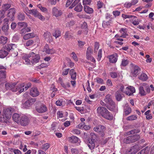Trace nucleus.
<instances>
[{
	"mask_svg": "<svg viewBox=\"0 0 154 154\" xmlns=\"http://www.w3.org/2000/svg\"><path fill=\"white\" fill-rule=\"evenodd\" d=\"M15 84L14 83H8L5 84V87L7 89H10L14 92L18 91L20 93H21L30 87L31 84L28 83L25 87L23 83L20 84L16 87H15Z\"/></svg>",
	"mask_w": 154,
	"mask_h": 154,
	"instance_id": "f257e3e1",
	"label": "nucleus"
},
{
	"mask_svg": "<svg viewBox=\"0 0 154 154\" xmlns=\"http://www.w3.org/2000/svg\"><path fill=\"white\" fill-rule=\"evenodd\" d=\"M24 63L26 64H35L38 63L40 59L39 55L32 52L28 54H25L23 57Z\"/></svg>",
	"mask_w": 154,
	"mask_h": 154,
	"instance_id": "f03ea898",
	"label": "nucleus"
},
{
	"mask_svg": "<svg viewBox=\"0 0 154 154\" xmlns=\"http://www.w3.org/2000/svg\"><path fill=\"white\" fill-rule=\"evenodd\" d=\"M97 112L98 114L101 116L103 118L109 120H111L113 118V116L105 107L101 106L97 108Z\"/></svg>",
	"mask_w": 154,
	"mask_h": 154,
	"instance_id": "7ed1b4c3",
	"label": "nucleus"
},
{
	"mask_svg": "<svg viewBox=\"0 0 154 154\" xmlns=\"http://www.w3.org/2000/svg\"><path fill=\"white\" fill-rule=\"evenodd\" d=\"M104 101L106 103V106L109 110L112 111L115 108L116 104L110 97H105Z\"/></svg>",
	"mask_w": 154,
	"mask_h": 154,
	"instance_id": "20e7f679",
	"label": "nucleus"
},
{
	"mask_svg": "<svg viewBox=\"0 0 154 154\" xmlns=\"http://www.w3.org/2000/svg\"><path fill=\"white\" fill-rule=\"evenodd\" d=\"M140 138V136L138 134H135L128 136L124 139V141L126 143H130L137 141Z\"/></svg>",
	"mask_w": 154,
	"mask_h": 154,
	"instance_id": "39448f33",
	"label": "nucleus"
},
{
	"mask_svg": "<svg viewBox=\"0 0 154 154\" xmlns=\"http://www.w3.org/2000/svg\"><path fill=\"white\" fill-rule=\"evenodd\" d=\"M35 109L39 113H43L47 111V108L45 104L39 103L36 105Z\"/></svg>",
	"mask_w": 154,
	"mask_h": 154,
	"instance_id": "423d86ee",
	"label": "nucleus"
},
{
	"mask_svg": "<svg viewBox=\"0 0 154 154\" xmlns=\"http://www.w3.org/2000/svg\"><path fill=\"white\" fill-rule=\"evenodd\" d=\"M36 100L35 98H29L25 103H23V106L25 108H29L35 102Z\"/></svg>",
	"mask_w": 154,
	"mask_h": 154,
	"instance_id": "0eeeda50",
	"label": "nucleus"
},
{
	"mask_svg": "<svg viewBox=\"0 0 154 154\" xmlns=\"http://www.w3.org/2000/svg\"><path fill=\"white\" fill-rule=\"evenodd\" d=\"M91 135L92 136L91 139H89L88 140V146L89 148L91 150L93 149L95 147V143L94 141L96 136L95 134L93 133H91Z\"/></svg>",
	"mask_w": 154,
	"mask_h": 154,
	"instance_id": "6e6552de",
	"label": "nucleus"
},
{
	"mask_svg": "<svg viewBox=\"0 0 154 154\" xmlns=\"http://www.w3.org/2000/svg\"><path fill=\"white\" fill-rule=\"evenodd\" d=\"M19 123L23 126H26L29 123V120L28 117L25 115L20 116Z\"/></svg>",
	"mask_w": 154,
	"mask_h": 154,
	"instance_id": "1a4fd4ad",
	"label": "nucleus"
},
{
	"mask_svg": "<svg viewBox=\"0 0 154 154\" xmlns=\"http://www.w3.org/2000/svg\"><path fill=\"white\" fill-rule=\"evenodd\" d=\"M12 109L11 108H8L4 109L3 112V116L7 119H10L11 117L12 113Z\"/></svg>",
	"mask_w": 154,
	"mask_h": 154,
	"instance_id": "9d476101",
	"label": "nucleus"
},
{
	"mask_svg": "<svg viewBox=\"0 0 154 154\" xmlns=\"http://www.w3.org/2000/svg\"><path fill=\"white\" fill-rule=\"evenodd\" d=\"M93 53V50L90 47H88L87 49L86 55L87 58L89 60L92 62H95V60L94 57L92 56L91 54Z\"/></svg>",
	"mask_w": 154,
	"mask_h": 154,
	"instance_id": "9b49d317",
	"label": "nucleus"
},
{
	"mask_svg": "<svg viewBox=\"0 0 154 154\" xmlns=\"http://www.w3.org/2000/svg\"><path fill=\"white\" fill-rule=\"evenodd\" d=\"M135 92V89L134 87L132 86H128L127 87L124 92L127 95L131 96Z\"/></svg>",
	"mask_w": 154,
	"mask_h": 154,
	"instance_id": "f8f14e48",
	"label": "nucleus"
},
{
	"mask_svg": "<svg viewBox=\"0 0 154 154\" xmlns=\"http://www.w3.org/2000/svg\"><path fill=\"white\" fill-rule=\"evenodd\" d=\"M68 140L71 143H76L77 145H79L81 142L80 139L78 137L74 136L68 137Z\"/></svg>",
	"mask_w": 154,
	"mask_h": 154,
	"instance_id": "ddd939ff",
	"label": "nucleus"
},
{
	"mask_svg": "<svg viewBox=\"0 0 154 154\" xmlns=\"http://www.w3.org/2000/svg\"><path fill=\"white\" fill-rule=\"evenodd\" d=\"M43 37L45 41L50 43L53 41V38L51 33L48 31L44 32L43 35Z\"/></svg>",
	"mask_w": 154,
	"mask_h": 154,
	"instance_id": "4468645a",
	"label": "nucleus"
},
{
	"mask_svg": "<svg viewBox=\"0 0 154 154\" xmlns=\"http://www.w3.org/2000/svg\"><path fill=\"white\" fill-rule=\"evenodd\" d=\"M140 71V68L137 66H133L131 70V74L133 76H136Z\"/></svg>",
	"mask_w": 154,
	"mask_h": 154,
	"instance_id": "2eb2a0df",
	"label": "nucleus"
},
{
	"mask_svg": "<svg viewBox=\"0 0 154 154\" xmlns=\"http://www.w3.org/2000/svg\"><path fill=\"white\" fill-rule=\"evenodd\" d=\"M140 149V148L139 145H135L131 147L128 150L129 154H135Z\"/></svg>",
	"mask_w": 154,
	"mask_h": 154,
	"instance_id": "dca6fc26",
	"label": "nucleus"
},
{
	"mask_svg": "<svg viewBox=\"0 0 154 154\" xmlns=\"http://www.w3.org/2000/svg\"><path fill=\"white\" fill-rule=\"evenodd\" d=\"M16 11L14 8H11L8 10V13L7 14L8 17L9 19L13 20H14V17Z\"/></svg>",
	"mask_w": 154,
	"mask_h": 154,
	"instance_id": "f3484780",
	"label": "nucleus"
},
{
	"mask_svg": "<svg viewBox=\"0 0 154 154\" xmlns=\"http://www.w3.org/2000/svg\"><path fill=\"white\" fill-rule=\"evenodd\" d=\"M105 127L103 125H99L94 128V130L98 133H103L105 131Z\"/></svg>",
	"mask_w": 154,
	"mask_h": 154,
	"instance_id": "a211bd4d",
	"label": "nucleus"
},
{
	"mask_svg": "<svg viewBox=\"0 0 154 154\" xmlns=\"http://www.w3.org/2000/svg\"><path fill=\"white\" fill-rule=\"evenodd\" d=\"M82 29H84L85 30L84 32L83 30H79L77 32V34L78 35H81L82 33H83L85 35L87 34L88 32L87 31V24L85 22H84L82 26Z\"/></svg>",
	"mask_w": 154,
	"mask_h": 154,
	"instance_id": "6ab92c4d",
	"label": "nucleus"
},
{
	"mask_svg": "<svg viewBox=\"0 0 154 154\" xmlns=\"http://www.w3.org/2000/svg\"><path fill=\"white\" fill-rule=\"evenodd\" d=\"M44 51L48 54H52L54 53L55 50L53 48H50L49 45L48 44H46L44 48Z\"/></svg>",
	"mask_w": 154,
	"mask_h": 154,
	"instance_id": "aec40b11",
	"label": "nucleus"
},
{
	"mask_svg": "<svg viewBox=\"0 0 154 154\" xmlns=\"http://www.w3.org/2000/svg\"><path fill=\"white\" fill-rule=\"evenodd\" d=\"M5 48L8 52L13 51L14 50H17L16 45L14 44H9L5 45Z\"/></svg>",
	"mask_w": 154,
	"mask_h": 154,
	"instance_id": "412c9836",
	"label": "nucleus"
},
{
	"mask_svg": "<svg viewBox=\"0 0 154 154\" xmlns=\"http://www.w3.org/2000/svg\"><path fill=\"white\" fill-rule=\"evenodd\" d=\"M30 94L32 96H37L39 95V93L36 88H32L30 90Z\"/></svg>",
	"mask_w": 154,
	"mask_h": 154,
	"instance_id": "4be33fe9",
	"label": "nucleus"
},
{
	"mask_svg": "<svg viewBox=\"0 0 154 154\" xmlns=\"http://www.w3.org/2000/svg\"><path fill=\"white\" fill-rule=\"evenodd\" d=\"M52 13L53 15L56 17L60 16L62 14L61 11L58 10L55 7L53 8L52 10Z\"/></svg>",
	"mask_w": 154,
	"mask_h": 154,
	"instance_id": "5701e85b",
	"label": "nucleus"
},
{
	"mask_svg": "<svg viewBox=\"0 0 154 154\" xmlns=\"http://www.w3.org/2000/svg\"><path fill=\"white\" fill-rule=\"evenodd\" d=\"M8 54V52L5 47L0 50V58H3Z\"/></svg>",
	"mask_w": 154,
	"mask_h": 154,
	"instance_id": "b1692460",
	"label": "nucleus"
},
{
	"mask_svg": "<svg viewBox=\"0 0 154 154\" xmlns=\"http://www.w3.org/2000/svg\"><path fill=\"white\" fill-rule=\"evenodd\" d=\"M109 60L110 62L111 63H115L117 60V55L115 54L109 56Z\"/></svg>",
	"mask_w": 154,
	"mask_h": 154,
	"instance_id": "393cba45",
	"label": "nucleus"
},
{
	"mask_svg": "<svg viewBox=\"0 0 154 154\" xmlns=\"http://www.w3.org/2000/svg\"><path fill=\"white\" fill-rule=\"evenodd\" d=\"M60 84L65 89H68L70 86V84L68 82H66L64 83L62 81V79L61 78H59V79L58 80Z\"/></svg>",
	"mask_w": 154,
	"mask_h": 154,
	"instance_id": "a878e982",
	"label": "nucleus"
},
{
	"mask_svg": "<svg viewBox=\"0 0 154 154\" xmlns=\"http://www.w3.org/2000/svg\"><path fill=\"white\" fill-rule=\"evenodd\" d=\"M20 117V116L19 114L15 113L12 116L13 120L17 124H19L20 122L19 119Z\"/></svg>",
	"mask_w": 154,
	"mask_h": 154,
	"instance_id": "bb28decb",
	"label": "nucleus"
},
{
	"mask_svg": "<svg viewBox=\"0 0 154 154\" xmlns=\"http://www.w3.org/2000/svg\"><path fill=\"white\" fill-rule=\"evenodd\" d=\"M119 32L121 34V35H120L121 37L125 38L128 35L126 29H121L119 30Z\"/></svg>",
	"mask_w": 154,
	"mask_h": 154,
	"instance_id": "cd10ccee",
	"label": "nucleus"
},
{
	"mask_svg": "<svg viewBox=\"0 0 154 154\" xmlns=\"http://www.w3.org/2000/svg\"><path fill=\"white\" fill-rule=\"evenodd\" d=\"M138 79L143 81H145L148 79L147 75L145 73H142L138 77Z\"/></svg>",
	"mask_w": 154,
	"mask_h": 154,
	"instance_id": "c85d7f7f",
	"label": "nucleus"
},
{
	"mask_svg": "<svg viewBox=\"0 0 154 154\" xmlns=\"http://www.w3.org/2000/svg\"><path fill=\"white\" fill-rule=\"evenodd\" d=\"M84 10L85 12L89 14H92L93 12V10L92 8L86 5L84 6Z\"/></svg>",
	"mask_w": 154,
	"mask_h": 154,
	"instance_id": "c756f323",
	"label": "nucleus"
},
{
	"mask_svg": "<svg viewBox=\"0 0 154 154\" xmlns=\"http://www.w3.org/2000/svg\"><path fill=\"white\" fill-rule=\"evenodd\" d=\"M35 36V34L33 33H29L25 34L23 36V39L25 40H27L31 38H33Z\"/></svg>",
	"mask_w": 154,
	"mask_h": 154,
	"instance_id": "7c9ffc66",
	"label": "nucleus"
},
{
	"mask_svg": "<svg viewBox=\"0 0 154 154\" xmlns=\"http://www.w3.org/2000/svg\"><path fill=\"white\" fill-rule=\"evenodd\" d=\"M125 107H127V108H125L124 112L125 114L127 115L131 112V109L130 107H128V103L125 104Z\"/></svg>",
	"mask_w": 154,
	"mask_h": 154,
	"instance_id": "2f4dec72",
	"label": "nucleus"
},
{
	"mask_svg": "<svg viewBox=\"0 0 154 154\" xmlns=\"http://www.w3.org/2000/svg\"><path fill=\"white\" fill-rule=\"evenodd\" d=\"M10 4H5L3 5L2 6V10L6 13V12L11 7Z\"/></svg>",
	"mask_w": 154,
	"mask_h": 154,
	"instance_id": "473e14b6",
	"label": "nucleus"
},
{
	"mask_svg": "<svg viewBox=\"0 0 154 154\" xmlns=\"http://www.w3.org/2000/svg\"><path fill=\"white\" fill-rule=\"evenodd\" d=\"M82 6L81 3H79L74 8V10L77 12H79L82 11Z\"/></svg>",
	"mask_w": 154,
	"mask_h": 154,
	"instance_id": "72a5a7b5",
	"label": "nucleus"
},
{
	"mask_svg": "<svg viewBox=\"0 0 154 154\" xmlns=\"http://www.w3.org/2000/svg\"><path fill=\"white\" fill-rule=\"evenodd\" d=\"M8 38L6 37L1 36L0 38V42L3 45L6 44L8 41Z\"/></svg>",
	"mask_w": 154,
	"mask_h": 154,
	"instance_id": "f704fd0d",
	"label": "nucleus"
},
{
	"mask_svg": "<svg viewBox=\"0 0 154 154\" xmlns=\"http://www.w3.org/2000/svg\"><path fill=\"white\" fill-rule=\"evenodd\" d=\"M69 74L71 76V78L72 79H74L76 78V73L75 72L73 69H71L69 71Z\"/></svg>",
	"mask_w": 154,
	"mask_h": 154,
	"instance_id": "c9c22d12",
	"label": "nucleus"
},
{
	"mask_svg": "<svg viewBox=\"0 0 154 154\" xmlns=\"http://www.w3.org/2000/svg\"><path fill=\"white\" fill-rule=\"evenodd\" d=\"M50 144L49 143H45L42 145L41 149L45 151L47 150L50 147Z\"/></svg>",
	"mask_w": 154,
	"mask_h": 154,
	"instance_id": "e433bc0d",
	"label": "nucleus"
},
{
	"mask_svg": "<svg viewBox=\"0 0 154 154\" xmlns=\"http://www.w3.org/2000/svg\"><path fill=\"white\" fill-rule=\"evenodd\" d=\"M61 33L59 30H55L54 32L52 34L56 38L60 36Z\"/></svg>",
	"mask_w": 154,
	"mask_h": 154,
	"instance_id": "4c0bfd02",
	"label": "nucleus"
},
{
	"mask_svg": "<svg viewBox=\"0 0 154 154\" xmlns=\"http://www.w3.org/2000/svg\"><path fill=\"white\" fill-rule=\"evenodd\" d=\"M29 13L32 14L35 17H37L38 16L39 13L36 10L32 9L29 11Z\"/></svg>",
	"mask_w": 154,
	"mask_h": 154,
	"instance_id": "58836bf2",
	"label": "nucleus"
},
{
	"mask_svg": "<svg viewBox=\"0 0 154 154\" xmlns=\"http://www.w3.org/2000/svg\"><path fill=\"white\" fill-rule=\"evenodd\" d=\"M72 37V34L69 31H67L64 35V38L67 40H69V39Z\"/></svg>",
	"mask_w": 154,
	"mask_h": 154,
	"instance_id": "ea45409f",
	"label": "nucleus"
},
{
	"mask_svg": "<svg viewBox=\"0 0 154 154\" xmlns=\"http://www.w3.org/2000/svg\"><path fill=\"white\" fill-rule=\"evenodd\" d=\"M140 132V130L138 129H134L128 132V134H137L139 133Z\"/></svg>",
	"mask_w": 154,
	"mask_h": 154,
	"instance_id": "a19ab883",
	"label": "nucleus"
},
{
	"mask_svg": "<svg viewBox=\"0 0 154 154\" xmlns=\"http://www.w3.org/2000/svg\"><path fill=\"white\" fill-rule=\"evenodd\" d=\"M51 90L53 91L51 93V96H54L56 95L55 94V91H57V89L54 87V85H52L51 87Z\"/></svg>",
	"mask_w": 154,
	"mask_h": 154,
	"instance_id": "79ce46f5",
	"label": "nucleus"
},
{
	"mask_svg": "<svg viewBox=\"0 0 154 154\" xmlns=\"http://www.w3.org/2000/svg\"><path fill=\"white\" fill-rule=\"evenodd\" d=\"M99 48V43L97 42H95L94 43V53L96 54Z\"/></svg>",
	"mask_w": 154,
	"mask_h": 154,
	"instance_id": "37998d69",
	"label": "nucleus"
},
{
	"mask_svg": "<svg viewBox=\"0 0 154 154\" xmlns=\"http://www.w3.org/2000/svg\"><path fill=\"white\" fill-rule=\"evenodd\" d=\"M102 57V49H100L97 53V60L99 61L101 60V58Z\"/></svg>",
	"mask_w": 154,
	"mask_h": 154,
	"instance_id": "c03bdc74",
	"label": "nucleus"
},
{
	"mask_svg": "<svg viewBox=\"0 0 154 154\" xmlns=\"http://www.w3.org/2000/svg\"><path fill=\"white\" fill-rule=\"evenodd\" d=\"M139 93L141 95L145 96L146 95V93L145 92L142 86H140L139 88Z\"/></svg>",
	"mask_w": 154,
	"mask_h": 154,
	"instance_id": "a18cd8bd",
	"label": "nucleus"
},
{
	"mask_svg": "<svg viewBox=\"0 0 154 154\" xmlns=\"http://www.w3.org/2000/svg\"><path fill=\"white\" fill-rule=\"evenodd\" d=\"M6 75L5 71L2 70L0 71V81L5 78Z\"/></svg>",
	"mask_w": 154,
	"mask_h": 154,
	"instance_id": "49530a36",
	"label": "nucleus"
},
{
	"mask_svg": "<svg viewBox=\"0 0 154 154\" xmlns=\"http://www.w3.org/2000/svg\"><path fill=\"white\" fill-rule=\"evenodd\" d=\"M34 43L33 41L32 40H29L27 41L24 44L25 46L28 47L32 45Z\"/></svg>",
	"mask_w": 154,
	"mask_h": 154,
	"instance_id": "de8ad7c7",
	"label": "nucleus"
},
{
	"mask_svg": "<svg viewBox=\"0 0 154 154\" xmlns=\"http://www.w3.org/2000/svg\"><path fill=\"white\" fill-rule=\"evenodd\" d=\"M8 29V26L7 24L3 26L2 27V30L5 33H7Z\"/></svg>",
	"mask_w": 154,
	"mask_h": 154,
	"instance_id": "09e8293b",
	"label": "nucleus"
},
{
	"mask_svg": "<svg viewBox=\"0 0 154 154\" xmlns=\"http://www.w3.org/2000/svg\"><path fill=\"white\" fill-rule=\"evenodd\" d=\"M137 118V116L136 115H132L128 117L127 118V119L128 120H136Z\"/></svg>",
	"mask_w": 154,
	"mask_h": 154,
	"instance_id": "8fccbe9b",
	"label": "nucleus"
},
{
	"mask_svg": "<svg viewBox=\"0 0 154 154\" xmlns=\"http://www.w3.org/2000/svg\"><path fill=\"white\" fill-rule=\"evenodd\" d=\"M18 19L20 20H23L25 19V16L23 14L19 13L17 16Z\"/></svg>",
	"mask_w": 154,
	"mask_h": 154,
	"instance_id": "3c124183",
	"label": "nucleus"
},
{
	"mask_svg": "<svg viewBox=\"0 0 154 154\" xmlns=\"http://www.w3.org/2000/svg\"><path fill=\"white\" fill-rule=\"evenodd\" d=\"M18 26L20 28H25L27 27V24L25 22H19L17 23Z\"/></svg>",
	"mask_w": 154,
	"mask_h": 154,
	"instance_id": "603ef678",
	"label": "nucleus"
},
{
	"mask_svg": "<svg viewBox=\"0 0 154 154\" xmlns=\"http://www.w3.org/2000/svg\"><path fill=\"white\" fill-rule=\"evenodd\" d=\"M97 83L100 84H103L104 83L103 81V79L100 78H97L95 79Z\"/></svg>",
	"mask_w": 154,
	"mask_h": 154,
	"instance_id": "864d4df0",
	"label": "nucleus"
},
{
	"mask_svg": "<svg viewBox=\"0 0 154 154\" xmlns=\"http://www.w3.org/2000/svg\"><path fill=\"white\" fill-rule=\"evenodd\" d=\"M71 56L74 60L77 61L78 60V58L74 52H73L71 54Z\"/></svg>",
	"mask_w": 154,
	"mask_h": 154,
	"instance_id": "5fc2aeb1",
	"label": "nucleus"
},
{
	"mask_svg": "<svg viewBox=\"0 0 154 154\" xmlns=\"http://www.w3.org/2000/svg\"><path fill=\"white\" fill-rule=\"evenodd\" d=\"M71 132L74 134L77 135L81 133L80 131L79 130L76 129L72 130L71 131Z\"/></svg>",
	"mask_w": 154,
	"mask_h": 154,
	"instance_id": "6e6d98bb",
	"label": "nucleus"
},
{
	"mask_svg": "<svg viewBox=\"0 0 154 154\" xmlns=\"http://www.w3.org/2000/svg\"><path fill=\"white\" fill-rule=\"evenodd\" d=\"M85 42L80 40L78 41V45L80 48H82L85 44Z\"/></svg>",
	"mask_w": 154,
	"mask_h": 154,
	"instance_id": "4d7b16f0",
	"label": "nucleus"
},
{
	"mask_svg": "<svg viewBox=\"0 0 154 154\" xmlns=\"http://www.w3.org/2000/svg\"><path fill=\"white\" fill-rule=\"evenodd\" d=\"M80 0H75L72 3V5L69 7V8H72L77 4L79 2Z\"/></svg>",
	"mask_w": 154,
	"mask_h": 154,
	"instance_id": "13d9d810",
	"label": "nucleus"
},
{
	"mask_svg": "<svg viewBox=\"0 0 154 154\" xmlns=\"http://www.w3.org/2000/svg\"><path fill=\"white\" fill-rule=\"evenodd\" d=\"M86 87H87V89L89 92H90L91 91V90L90 86V84L89 81H87Z\"/></svg>",
	"mask_w": 154,
	"mask_h": 154,
	"instance_id": "bf43d9fd",
	"label": "nucleus"
},
{
	"mask_svg": "<svg viewBox=\"0 0 154 154\" xmlns=\"http://www.w3.org/2000/svg\"><path fill=\"white\" fill-rule=\"evenodd\" d=\"M57 114L58 118H61L63 117V113L61 111H58Z\"/></svg>",
	"mask_w": 154,
	"mask_h": 154,
	"instance_id": "052dcab7",
	"label": "nucleus"
},
{
	"mask_svg": "<svg viewBox=\"0 0 154 154\" xmlns=\"http://www.w3.org/2000/svg\"><path fill=\"white\" fill-rule=\"evenodd\" d=\"M132 5V4H131V2H127L125 3L124 6L126 8H129L131 7Z\"/></svg>",
	"mask_w": 154,
	"mask_h": 154,
	"instance_id": "680f3d73",
	"label": "nucleus"
},
{
	"mask_svg": "<svg viewBox=\"0 0 154 154\" xmlns=\"http://www.w3.org/2000/svg\"><path fill=\"white\" fill-rule=\"evenodd\" d=\"M72 154H78L79 153L78 150L76 149L72 148L71 149Z\"/></svg>",
	"mask_w": 154,
	"mask_h": 154,
	"instance_id": "e2e57ef3",
	"label": "nucleus"
},
{
	"mask_svg": "<svg viewBox=\"0 0 154 154\" xmlns=\"http://www.w3.org/2000/svg\"><path fill=\"white\" fill-rule=\"evenodd\" d=\"M110 24V22L109 21L107 22L103 21L102 23V26L104 28L106 27V26L109 25Z\"/></svg>",
	"mask_w": 154,
	"mask_h": 154,
	"instance_id": "0e129e2a",
	"label": "nucleus"
},
{
	"mask_svg": "<svg viewBox=\"0 0 154 154\" xmlns=\"http://www.w3.org/2000/svg\"><path fill=\"white\" fill-rule=\"evenodd\" d=\"M112 13L114 16H115V17H116L119 16L120 14V12L118 11H113Z\"/></svg>",
	"mask_w": 154,
	"mask_h": 154,
	"instance_id": "69168bd1",
	"label": "nucleus"
},
{
	"mask_svg": "<svg viewBox=\"0 0 154 154\" xmlns=\"http://www.w3.org/2000/svg\"><path fill=\"white\" fill-rule=\"evenodd\" d=\"M91 2V0H84L83 1V3L84 5H89Z\"/></svg>",
	"mask_w": 154,
	"mask_h": 154,
	"instance_id": "338daca9",
	"label": "nucleus"
},
{
	"mask_svg": "<svg viewBox=\"0 0 154 154\" xmlns=\"http://www.w3.org/2000/svg\"><path fill=\"white\" fill-rule=\"evenodd\" d=\"M111 77L113 78H115L117 77V74L115 72H112L110 73Z\"/></svg>",
	"mask_w": 154,
	"mask_h": 154,
	"instance_id": "774afa93",
	"label": "nucleus"
}]
</instances>
